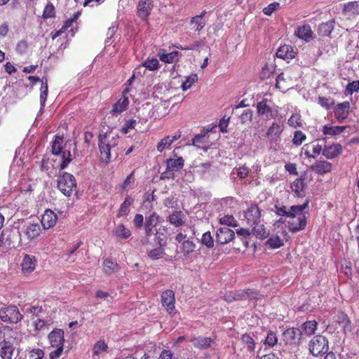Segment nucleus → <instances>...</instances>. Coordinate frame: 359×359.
I'll return each instance as SVG.
<instances>
[{"label":"nucleus","instance_id":"nucleus-1","mask_svg":"<svg viewBox=\"0 0 359 359\" xmlns=\"http://www.w3.org/2000/svg\"><path fill=\"white\" fill-rule=\"evenodd\" d=\"M309 202L302 205L291 206L292 214L288 217V229L292 232H297L304 229L306 226V218L303 211L308 207Z\"/></svg>","mask_w":359,"mask_h":359},{"label":"nucleus","instance_id":"nucleus-2","mask_svg":"<svg viewBox=\"0 0 359 359\" xmlns=\"http://www.w3.org/2000/svg\"><path fill=\"white\" fill-rule=\"evenodd\" d=\"M118 142V137L113 133H105L99 136V149L102 161L108 163L111 158V151L114 149Z\"/></svg>","mask_w":359,"mask_h":359},{"label":"nucleus","instance_id":"nucleus-3","mask_svg":"<svg viewBox=\"0 0 359 359\" xmlns=\"http://www.w3.org/2000/svg\"><path fill=\"white\" fill-rule=\"evenodd\" d=\"M57 188L66 196H70L76 188V182L74 176L64 172L57 178Z\"/></svg>","mask_w":359,"mask_h":359},{"label":"nucleus","instance_id":"nucleus-4","mask_svg":"<svg viewBox=\"0 0 359 359\" xmlns=\"http://www.w3.org/2000/svg\"><path fill=\"white\" fill-rule=\"evenodd\" d=\"M309 351L313 356H318L325 354L329 349L328 341L323 335H317L311 339L309 344Z\"/></svg>","mask_w":359,"mask_h":359},{"label":"nucleus","instance_id":"nucleus-5","mask_svg":"<svg viewBox=\"0 0 359 359\" xmlns=\"http://www.w3.org/2000/svg\"><path fill=\"white\" fill-rule=\"evenodd\" d=\"M22 318V315L16 306H9L0 309V319L5 323L16 324Z\"/></svg>","mask_w":359,"mask_h":359},{"label":"nucleus","instance_id":"nucleus-6","mask_svg":"<svg viewBox=\"0 0 359 359\" xmlns=\"http://www.w3.org/2000/svg\"><path fill=\"white\" fill-rule=\"evenodd\" d=\"M284 129L283 122H273L267 129L266 137L271 144H277L280 141V135Z\"/></svg>","mask_w":359,"mask_h":359},{"label":"nucleus","instance_id":"nucleus-7","mask_svg":"<svg viewBox=\"0 0 359 359\" xmlns=\"http://www.w3.org/2000/svg\"><path fill=\"white\" fill-rule=\"evenodd\" d=\"M243 217L247 224L253 226L261 222V211L257 205H251L243 212Z\"/></svg>","mask_w":359,"mask_h":359},{"label":"nucleus","instance_id":"nucleus-8","mask_svg":"<svg viewBox=\"0 0 359 359\" xmlns=\"http://www.w3.org/2000/svg\"><path fill=\"white\" fill-rule=\"evenodd\" d=\"M234 236V231L229 227H221L216 232V243L219 245L226 244L233 240Z\"/></svg>","mask_w":359,"mask_h":359},{"label":"nucleus","instance_id":"nucleus-9","mask_svg":"<svg viewBox=\"0 0 359 359\" xmlns=\"http://www.w3.org/2000/svg\"><path fill=\"white\" fill-rule=\"evenodd\" d=\"M302 334L299 328H289L283 332V340L289 344H299L303 339Z\"/></svg>","mask_w":359,"mask_h":359},{"label":"nucleus","instance_id":"nucleus-10","mask_svg":"<svg viewBox=\"0 0 359 359\" xmlns=\"http://www.w3.org/2000/svg\"><path fill=\"white\" fill-rule=\"evenodd\" d=\"M257 111L258 115L262 119L269 120L271 118L274 117L273 111L270 105V101L266 99H264L257 103Z\"/></svg>","mask_w":359,"mask_h":359},{"label":"nucleus","instance_id":"nucleus-11","mask_svg":"<svg viewBox=\"0 0 359 359\" xmlns=\"http://www.w3.org/2000/svg\"><path fill=\"white\" fill-rule=\"evenodd\" d=\"M175 292L172 290H167L162 293V305L170 313H171L175 309Z\"/></svg>","mask_w":359,"mask_h":359},{"label":"nucleus","instance_id":"nucleus-12","mask_svg":"<svg viewBox=\"0 0 359 359\" xmlns=\"http://www.w3.org/2000/svg\"><path fill=\"white\" fill-rule=\"evenodd\" d=\"M13 330L8 326L0 327V346L14 344Z\"/></svg>","mask_w":359,"mask_h":359},{"label":"nucleus","instance_id":"nucleus-13","mask_svg":"<svg viewBox=\"0 0 359 359\" xmlns=\"http://www.w3.org/2000/svg\"><path fill=\"white\" fill-rule=\"evenodd\" d=\"M342 13L347 19H353L359 15V4L357 1L348 2L344 5Z\"/></svg>","mask_w":359,"mask_h":359},{"label":"nucleus","instance_id":"nucleus-14","mask_svg":"<svg viewBox=\"0 0 359 359\" xmlns=\"http://www.w3.org/2000/svg\"><path fill=\"white\" fill-rule=\"evenodd\" d=\"M152 8V0H140L137 6L138 16L146 19L150 15Z\"/></svg>","mask_w":359,"mask_h":359},{"label":"nucleus","instance_id":"nucleus-15","mask_svg":"<svg viewBox=\"0 0 359 359\" xmlns=\"http://www.w3.org/2000/svg\"><path fill=\"white\" fill-rule=\"evenodd\" d=\"M184 161L182 157L170 158L166 161L167 171L165 174L173 175L174 172L181 170L184 166Z\"/></svg>","mask_w":359,"mask_h":359},{"label":"nucleus","instance_id":"nucleus-16","mask_svg":"<svg viewBox=\"0 0 359 359\" xmlns=\"http://www.w3.org/2000/svg\"><path fill=\"white\" fill-rule=\"evenodd\" d=\"M57 219V217L53 211L46 210L42 215L41 222L45 229H48L55 225Z\"/></svg>","mask_w":359,"mask_h":359},{"label":"nucleus","instance_id":"nucleus-17","mask_svg":"<svg viewBox=\"0 0 359 359\" xmlns=\"http://www.w3.org/2000/svg\"><path fill=\"white\" fill-rule=\"evenodd\" d=\"M350 110V103L347 101L337 104L334 109V116L339 121L346 119Z\"/></svg>","mask_w":359,"mask_h":359},{"label":"nucleus","instance_id":"nucleus-18","mask_svg":"<svg viewBox=\"0 0 359 359\" xmlns=\"http://www.w3.org/2000/svg\"><path fill=\"white\" fill-rule=\"evenodd\" d=\"M295 36L299 39L309 42L313 39V33L309 25L299 26L294 32Z\"/></svg>","mask_w":359,"mask_h":359},{"label":"nucleus","instance_id":"nucleus-19","mask_svg":"<svg viewBox=\"0 0 359 359\" xmlns=\"http://www.w3.org/2000/svg\"><path fill=\"white\" fill-rule=\"evenodd\" d=\"M50 344L53 347L63 346L64 332L61 329H55L48 334Z\"/></svg>","mask_w":359,"mask_h":359},{"label":"nucleus","instance_id":"nucleus-20","mask_svg":"<svg viewBox=\"0 0 359 359\" xmlns=\"http://www.w3.org/2000/svg\"><path fill=\"white\" fill-rule=\"evenodd\" d=\"M332 165L331 163L322 160L317 161L311 166V169L319 175H324L331 172Z\"/></svg>","mask_w":359,"mask_h":359},{"label":"nucleus","instance_id":"nucleus-21","mask_svg":"<svg viewBox=\"0 0 359 359\" xmlns=\"http://www.w3.org/2000/svg\"><path fill=\"white\" fill-rule=\"evenodd\" d=\"M35 266V257L31 255H25L21 263L22 272L23 273H30L34 271Z\"/></svg>","mask_w":359,"mask_h":359},{"label":"nucleus","instance_id":"nucleus-22","mask_svg":"<svg viewBox=\"0 0 359 359\" xmlns=\"http://www.w3.org/2000/svg\"><path fill=\"white\" fill-rule=\"evenodd\" d=\"M190 341L194 347L199 349L208 348L214 342L212 338L203 337H193Z\"/></svg>","mask_w":359,"mask_h":359},{"label":"nucleus","instance_id":"nucleus-23","mask_svg":"<svg viewBox=\"0 0 359 359\" xmlns=\"http://www.w3.org/2000/svg\"><path fill=\"white\" fill-rule=\"evenodd\" d=\"M341 151V146L339 144H335L325 147L323 150V154L326 158L332 159L339 155Z\"/></svg>","mask_w":359,"mask_h":359},{"label":"nucleus","instance_id":"nucleus-24","mask_svg":"<svg viewBox=\"0 0 359 359\" xmlns=\"http://www.w3.org/2000/svg\"><path fill=\"white\" fill-rule=\"evenodd\" d=\"M295 54L296 53L294 51L293 48L288 45H284L283 46H280L276 52V56L278 58L287 60L294 58Z\"/></svg>","mask_w":359,"mask_h":359},{"label":"nucleus","instance_id":"nucleus-25","mask_svg":"<svg viewBox=\"0 0 359 359\" xmlns=\"http://www.w3.org/2000/svg\"><path fill=\"white\" fill-rule=\"evenodd\" d=\"M41 231V229L39 224L29 223L26 226L24 233L29 240H32L38 237Z\"/></svg>","mask_w":359,"mask_h":359},{"label":"nucleus","instance_id":"nucleus-26","mask_svg":"<svg viewBox=\"0 0 359 359\" xmlns=\"http://www.w3.org/2000/svg\"><path fill=\"white\" fill-rule=\"evenodd\" d=\"M159 217L156 212H153L145 221V233L147 236H150L153 232V228L156 226L158 222Z\"/></svg>","mask_w":359,"mask_h":359},{"label":"nucleus","instance_id":"nucleus-27","mask_svg":"<svg viewBox=\"0 0 359 359\" xmlns=\"http://www.w3.org/2000/svg\"><path fill=\"white\" fill-rule=\"evenodd\" d=\"M258 293L257 292L248 290H240L233 292V300H243V299H257Z\"/></svg>","mask_w":359,"mask_h":359},{"label":"nucleus","instance_id":"nucleus-28","mask_svg":"<svg viewBox=\"0 0 359 359\" xmlns=\"http://www.w3.org/2000/svg\"><path fill=\"white\" fill-rule=\"evenodd\" d=\"M128 104L129 100L128 97H121L113 105L112 109L111 111V114L114 116H117L118 114H121L127 109Z\"/></svg>","mask_w":359,"mask_h":359},{"label":"nucleus","instance_id":"nucleus-29","mask_svg":"<svg viewBox=\"0 0 359 359\" xmlns=\"http://www.w3.org/2000/svg\"><path fill=\"white\" fill-rule=\"evenodd\" d=\"M317 328V323L315 320H310L305 322L302 325V329L300 330L302 332V337L303 339L308 336L313 334Z\"/></svg>","mask_w":359,"mask_h":359},{"label":"nucleus","instance_id":"nucleus-30","mask_svg":"<svg viewBox=\"0 0 359 359\" xmlns=\"http://www.w3.org/2000/svg\"><path fill=\"white\" fill-rule=\"evenodd\" d=\"M252 234L257 238L264 239L266 238L269 235V231L265 228L263 224L257 222L253 225Z\"/></svg>","mask_w":359,"mask_h":359},{"label":"nucleus","instance_id":"nucleus-31","mask_svg":"<svg viewBox=\"0 0 359 359\" xmlns=\"http://www.w3.org/2000/svg\"><path fill=\"white\" fill-rule=\"evenodd\" d=\"M334 23L335 22L334 20L321 23L318 26V34L323 36H329L334 29Z\"/></svg>","mask_w":359,"mask_h":359},{"label":"nucleus","instance_id":"nucleus-32","mask_svg":"<svg viewBox=\"0 0 359 359\" xmlns=\"http://www.w3.org/2000/svg\"><path fill=\"white\" fill-rule=\"evenodd\" d=\"M168 221L175 227H179L184 222V215L181 211H175L168 217Z\"/></svg>","mask_w":359,"mask_h":359},{"label":"nucleus","instance_id":"nucleus-33","mask_svg":"<svg viewBox=\"0 0 359 359\" xmlns=\"http://www.w3.org/2000/svg\"><path fill=\"white\" fill-rule=\"evenodd\" d=\"M119 269L118 264L110 259H106L103 262V271L104 273L110 275L117 271Z\"/></svg>","mask_w":359,"mask_h":359},{"label":"nucleus","instance_id":"nucleus-34","mask_svg":"<svg viewBox=\"0 0 359 359\" xmlns=\"http://www.w3.org/2000/svg\"><path fill=\"white\" fill-rule=\"evenodd\" d=\"M114 234L120 239H126L131 235L130 231L123 224H118L114 230Z\"/></svg>","mask_w":359,"mask_h":359},{"label":"nucleus","instance_id":"nucleus-35","mask_svg":"<svg viewBox=\"0 0 359 359\" xmlns=\"http://www.w3.org/2000/svg\"><path fill=\"white\" fill-rule=\"evenodd\" d=\"M178 51H172L169 53H165L163 50H161L158 53L159 59L165 63H172L175 61L177 57L178 56Z\"/></svg>","mask_w":359,"mask_h":359},{"label":"nucleus","instance_id":"nucleus-36","mask_svg":"<svg viewBox=\"0 0 359 359\" xmlns=\"http://www.w3.org/2000/svg\"><path fill=\"white\" fill-rule=\"evenodd\" d=\"M346 128V126H324L322 132L325 135H336L343 133Z\"/></svg>","mask_w":359,"mask_h":359},{"label":"nucleus","instance_id":"nucleus-37","mask_svg":"<svg viewBox=\"0 0 359 359\" xmlns=\"http://www.w3.org/2000/svg\"><path fill=\"white\" fill-rule=\"evenodd\" d=\"M193 238H188V239L181 243L180 250L184 255H188L194 252L196 248V244L192 241Z\"/></svg>","mask_w":359,"mask_h":359},{"label":"nucleus","instance_id":"nucleus-38","mask_svg":"<svg viewBox=\"0 0 359 359\" xmlns=\"http://www.w3.org/2000/svg\"><path fill=\"white\" fill-rule=\"evenodd\" d=\"M14 344L0 346V357L1 359H12L14 352Z\"/></svg>","mask_w":359,"mask_h":359},{"label":"nucleus","instance_id":"nucleus-39","mask_svg":"<svg viewBox=\"0 0 359 359\" xmlns=\"http://www.w3.org/2000/svg\"><path fill=\"white\" fill-rule=\"evenodd\" d=\"M40 90V104L41 109L45 106V103L48 96V83L47 79L45 78H43L41 80V86Z\"/></svg>","mask_w":359,"mask_h":359},{"label":"nucleus","instance_id":"nucleus-40","mask_svg":"<svg viewBox=\"0 0 359 359\" xmlns=\"http://www.w3.org/2000/svg\"><path fill=\"white\" fill-rule=\"evenodd\" d=\"M20 233L19 231H10L9 234L5 238L4 243L8 246L15 247L17 239L20 238Z\"/></svg>","mask_w":359,"mask_h":359},{"label":"nucleus","instance_id":"nucleus-41","mask_svg":"<svg viewBox=\"0 0 359 359\" xmlns=\"http://www.w3.org/2000/svg\"><path fill=\"white\" fill-rule=\"evenodd\" d=\"M339 323L342 325L344 332H351L352 331L351 323L347 315L341 313L339 316Z\"/></svg>","mask_w":359,"mask_h":359},{"label":"nucleus","instance_id":"nucleus-42","mask_svg":"<svg viewBox=\"0 0 359 359\" xmlns=\"http://www.w3.org/2000/svg\"><path fill=\"white\" fill-rule=\"evenodd\" d=\"M133 202V199L130 196H127L119 208L118 216L122 217L127 215L129 212V207Z\"/></svg>","mask_w":359,"mask_h":359},{"label":"nucleus","instance_id":"nucleus-43","mask_svg":"<svg viewBox=\"0 0 359 359\" xmlns=\"http://www.w3.org/2000/svg\"><path fill=\"white\" fill-rule=\"evenodd\" d=\"M291 189L297 195H301L305 189V183L301 178L296 179L291 184Z\"/></svg>","mask_w":359,"mask_h":359},{"label":"nucleus","instance_id":"nucleus-44","mask_svg":"<svg viewBox=\"0 0 359 359\" xmlns=\"http://www.w3.org/2000/svg\"><path fill=\"white\" fill-rule=\"evenodd\" d=\"M63 138L62 136H55L52 143V153L54 155H59L62 148Z\"/></svg>","mask_w":359,"mask_h":359},{"label":"nucleus","instance_id":"nucleus-45","mask_svg":"<svg viewBox=\"0 0 359 359\" xmlns=\"http://www.w3.org/2000/svg\"><path fill=\"white\" fill-rule=\"evenodd\" d=\"M108 346L103 340L97 341L93 346V355L99 356L107 352Z\"/></svg>","mask_w":359,"mask_h":359},{"label":"nucleus","instance_id":"nucleus-46","mask_svg":"<svg viewBox=\"0 0 359 359\" xmlns=\"http://www.w3.org/2000/svg\"><path fill=\"white\" fill-rule=\"evenodd\" d=\"M142 66L150 71H156L160 67L159 62L156 58H148L142 64Z\"/></svg>","mask_w":359,"mask_h":359},{"label":"nucleus","instance_id":"nucleus-47","mask_svg":"<svg viewBox=\"0 0 359 359\" xmlns=\"http://www.w3.org/2000/svg\"><path fill=\"white\" fill-rule=\"evenodd\" d=\"M284 244L283 241L278 236H273L266 242L271 248H278Z\"/></svg>","mask_w":359,"mask_h":359},{"label":"nucleus","instance_id":"nucleus-48","mask_svg":"<svg viewBox=\"0 0 359 359\" xmlns=\"http://www.w3.org/2000/svg\"><path fill=\"white\" fill-rule=\"evenodd\" d=\"M201 243L208 248H212L214 246V239L210 231L204 233L201 238Z\"/></svg>","mask_w":359,"mask_h":359},{"label":"nucleus","instance_id":"nucleus-49","mask_svg":"<svg viewBox=\"0 0 359 359\" xmlns=\"http://www.w3.org/2000/svg\"><path fill=\"white\" fill-rule=\"evenodd\" d=\"M219 223L227 226H237L238 222L232 215H224L219 219Z\"/></svg>","mask_w":359,"mask_h":359},{"label":"nucleus","instance_id":"nucleus-50","mask_svg":"<svg viewBox=\"0 0 359 359\" xmlns=\"http://www.w3.org/2000/svg\"><path fill=\"white\" fill-rule=\"evenodd\" d=\"M241 340L243 344L247 345L248 351H254V349L255 348V343L254 339H252V337L250 335H249L248 334H243L241 337Z\"/></svg>","mask_w":359,"mask_h":359},{"label":"nucleus","instance_id":"nucleus-51","mask_svg":"<svg viewBox=\"0 0 359 359\" xmlns=\"http://www.w3.org/2000/svg\"><path fill=\"white\" fill-rule=\"evenodd\" d=\"M198 80L197 74H192L191 76L187 78V80L182 83V89L183 91H186L189 89L191 86L196 82Z\"/></svg>","mask_w":359,"mask_h":359},{"label":"nucleus","instance_id":"nucleus-52","mask_svg":"<svg viewBox=\"0 0 359 359\" xmlns=\"http://www.w3.org/2000/svg\"><path fill=\"white\" fill-rule=\"evenodd\" d=\"M359 91V81H353L347 84L345 93L346 95H352L355 92Z\"/></svg>","mask_w":359,"mask_h":359},{"label":"nucleus","instance_id":"nucleus-53","mask_svg":"<svg viewBox=\"0 0 359 359\" xmlns=\"http://www.w3.org/2000/svg\"><path fill=\"white\" fill-rule=\"evenodd\" d=\"M191 25H196V30L200 32L205 25L204 20L201 19V16H194L190 20Z\"/></svg>","mask_w":359,"mask_h":359},{"label":"nucleus","instance_id":"nucleus-54","mask_svg":"<svg viewBox=\"0 0 359 359\" xmlns=\"http://www.w3.org/2000/svg\"><path fill=\"white\" fill-rule=\"evenodd\" d=\"M277 341H278V339H277L276 334L272 331H269L267 333L266 337L265 338L264 344L272 347L277 344Z\"/></svg>","mask_w":359,"mask_h":359},{"label":"nucleus","instance_id":"nucleus-55","mask_svg":"<svg viewBox=\"0 0 359 359\" xmlns=\"http://www.w3.org/2000/svg\"><path fill=\"white\" fill-rule=\"evenodd\" d=\"M172 144V140H170V136H167L162 139L157 144V150L159 152L163 151L165 149L169 148Z\"/></svg>","mask_w":359,"mask_h":359},{"label":"nucleus","instance_id":"nucleus-56","mask_svg":"<svg viewBox=\"0 0 359 359\" xmlns=\"http://www.w3.org/2000/svg\"><path fill=\"white\" fill-rule=\"evenodd\" d=\"M276 213L280 216H285L288 218L290 215L292 214L291 207L287 209L285 206H278L275 205L274 207Z\"/></svg>","mask_w":359,"mask_h":359},{"label":"nucleus","instance_id":"nucleus-57","mask_svg":"<svg viewBox=\"0 0 359 359\" xmlns=\"http://www.w3.org/2000/svg\"><path fill=\"white\" fill-rule=\"evenodd\" d=\"M305 139L306 135L302 131L297 130L294 132L292 142L294 144L299 146L302 144Z\"/></svg>","mask_w":359,"mask_h":359},{"label":"nucleus","instance_id":"nucleus-58","mask_svg":"<svg viewBox=\"0 0 359 359\" xmlns=\"http://www.w3.org/2000/svg\"><path fill=\"white\" fill-rule=\"evenodd\" d=\"M72 154L69 151H65L62 152V162L60 165V169L64 170L67 168L68 164L72 161Z\"/></svg>","mask_w":359,"mask_h":359},{"label":"nucleus","instance_id":"nucleus-59","mask_svg":"<svg viewBox=\"0 0 359 359\" xmlns=\"http://www.w3.org/2000/svg\"><path fill=\"white\" fill-rule=\"evenodd\" d=\"M55 16V7L52 4H48L43 10V17L44 18H50Z\"/></svg>","mask_w":359,"mask_h":359},{"label":"nucleus","instance_id":"nucleus-60","mask_svg":"<svg viewBox=\"0 0 359 359\" xmlns=\"http://www.w3.org/2000/svg\"><path fill=\"white\" fill-rule=\"evenodd\" d=\"M164 254V250L161 247L151 250L149 251L148 255L152 259H158L162 257Z\"/></svg>","mask_w":359,"mask_h":359},{"label":"nucleus","instance_id":"nucleus-61","mask_svg":"<svg viewBox=\"0 0 359 359\" xmlns=\"http://www.w3.org/2000/svg\"><path fill=\"white\" fill-rule=\"evenodd\" d=\"M280 8V4L273 2L263 9V13L266 15H271L274 11Z\"/></svg>","mask_w":359,"mask_h":359},{"label":"nucleus","instance_id":"nucleus-62","mask_svg":"<svg viewBox=\"0 0 359 359\" xmlns=\"http://www.w3.org/2000/svg\"><path fill=\"white\" fill-rule=\"evenodd\" d=\"M43 356V351L39 348L33 349L29 353V359H42Z\"/></svg>","mask_w":359,"mask_h":359},{"label":"nucleus","instance_id":"nucleus-63","mask_svg":"<svg viewBox=\"0 0 359 359\" xmlns=\"http://www.w3.org/2000/svg\"><path fill=\"white\" fill-rule=\"evenodd\" d=\"M252 117V111L251 109H245L240 116V119L242 123L250 121Z\"/></svg>","mask_w":359,"mask_h":359},{"label":"nucleus","instance_id":"nucleus-64","mask_svg":"<svg viewBox=\"0 0 359 359\" xmlns=\"http://www.w3.org/2000/svg\"><path fill=\"white\" fill-rule=\"evenodd\" d=\"M189 229V228H187L186 230H181V231H180L175 236V241L178 243H182L183 242L186 241L188 238H189L188 236V234L187 233V231Z\"/></svg>","mask_w":359,"mask_h":359}]
</instances>
